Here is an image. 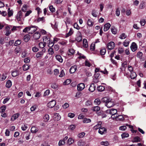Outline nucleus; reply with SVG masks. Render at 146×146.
Instances as JSON below:
<instances>
[{
  "label": "nucleus",
  "mask_w": 146,
  "mask_h": 146,
  "mask_svg": "<svg viewBox=\"0 0 146 146\" xmlns=\"http://www.w3.org/2000/svg\"><path fill=\"white\" fill-rule=\"evenodd\" d=\"M65 143V141H64L63 140H61L59 141L58 145L59 146L63 145H64Z\"/></svg>",
  "instance_id": "obj_62"
},
{
  "label": "nucleus",
  "mask_w": 146,
  "mask_h": 146,
  "mask_svg": "<svg viewBox=\"0 0 146 146\" xmlns=\"http://www.w3.org/2000/svg\"><path fill=\"white\" fill-rule=\"evenodd\" d=\"M83 46L85 48H87L88 46V41L86 39H84L83 40Z\"/></svg>",
  "instance_id": "obj_20"
},
{
  "label": "nucleus",
  "mask_w": 146,
  "mask_h": 146,
  "mask_svg": "<svg viewBox=\"0 0 146 146\" xmlns=\"http://www.w3.org/2000/svg\"><path fill=\"white\" fill-rule=\"evenodd\" d=\"M40 36V34L38 32H36L33 36V37L35 39H38Z\"/></svg>",
  "instance_id": "obj_16"
},
{
  "label": "nucleus",
  "mask_w": 146,
  "mask_h": 146,
  "mask_svg": "<svg viewBox=\"0 0 146 146\" xmlns=\"http://www.w3.org/2000/svg\"><path fill=\"white\" fill-rule=\"evenodd\" d=\"M96 86H95L94 84H92L90 86L89 88V90L92 92L94 91L96 88Z\"/></svg>",
  "instance_id": "obj_18"
},
{
  "label": "nucleus",
  "mask_w": 146,
  "mask_h": 146,
  "mask_svg": "<svg viewBox=\"0 0 146 146\" xmlns=\"http://www.w3.org/2000/svg\"><path fill=\"white\" fill-rule=\"evenodd\" d=\"M30 39V36L29 35H26L24 37V40L26 42H28Z\"/></svg>",
  "instance_id": "obj_25"
},
{
  "label": "nucleus",
  "mask_w": 146,
  "mask_h": 146,
  "mask_svg": "<svg viewBox=\"0 0 146 146\" xmlns=\"http://www.w3.org/2000/svg\"><path fill=\"white\" fill-rule=\"evenodd\" d=\"M94 23L92 22L91 20L88 19V20L87 24L88 26L91 27H92L94 25Z\"/></svg>",
  "instance_id": "obj_28"
},
{
  "label": "nucleus",
  "mask_w": 146,
  "mask_h": 146,
  "mask_svg": "<svg viewBox=\"0 0 146 146\" xmlns=\"http://www.w3.org/2000/svg\"><path fill=\"white\" fill-rule=\"evenodd\" d=\"M51 87L53 89H56L58 87V85L56 83H52L51 84Z\"/></svg>",
  "instance_id": "obj_57"
},
{
  "label": "nucleus",
  "mask_w": 146,
  "mask_h": 146,
  "mask_svg": "<svg viewBox=\"0 0 146 146\" xmlns=\"http://www.w3.org/2000/svg\"><path fill=\"white\" fill-rule=\"evenodd\" d=\"M44 52L45 51L43 50L38 52L36 54V56L37 58H42Z\"/></svg>",
  "instance_id": "obj_7"
},
{
  "label": "nucleus",
  "mask_w": 146,
  "mask_h": 146,
  "mask_svg": "<svg viewBox=\"0 0 146 146\" xmlns=\"http://www.w3.org/2000/svg\"><path fill=\"white\" fill-rule=\"evenodd\" d=\"M102 124V122L100 121L98 122V124L93 127V129L94 130H97L101 127V125Z\"/></svg>",
  "instance_id": "obj_12"
},
{
  "label": "nucleus",
  "mask_w": 146,
  "mask_h": 146,
  "mask_svg": "<svg viewBox=\"0 0 146 146\" xmlns=\"http://www.w3.org/2000/svg\"><path fill=\"white\" fill-rule=\"evenodd\" d=\"M21 43V41L20 40H17L15 42L14 45L15 46H17L20 44Z\"/></svg>",
  "instance_id": "obj_53"
},
{
  "label": "nucleus",
  "mask_w": 146,
  "mask_h": 146,
  "mask_svg": "<svg viewBox=\"0 0 146 146\" xmlns=\"http://www.w3.org/2000/svg\"><path fill=\"white\" fill-rule=\"evenodd\" d=\"M105 88L102 86H99L97 87L98 90L100 92H102L104 90Z\"/></svg>",
  "instance_id": "obj_37"
},
{
  "label": "nucleus",
  "mask_w": 146,
  "mask_h": 146,
  "mask_svg": "<svg viewBox=\"0 0 146 146\" xmlns=\"http://www.w3.org/2000/svg\"><path fill=\"white\" fill-rule=\"evenodd\" d=\"M38 131V129L35 126L32 127L31 129V131L33 133H35Z\"/></svg>",
  "instance_id": "obj_22"
},
{
  "label": "nucleus",
  "mask_w": 146,
  "mask_h": 146,
  "mask_svg": "<svg viewBox=\"0 0 146 146\" xmlns=\"http://www.w3.org/2000/svg\"><path fill=\"white\" fill-rule=\"evenodd\" d=\"M122 138L123 139L125 137H128L129 136V135L128 133H122L121 135Z\"/></svg>",
  "instance_id": "obj_44"
},
{
  "label": "nucleus",
  "mask_w": 146,
  "mask_h": 146,
  "mask_svg": "<svg viewBox=\"0 0 146 146\" xmlns=\"http://www.w3.org/2000/svg\"><path fill=\"white\" fill-rule=\"evenodd\" d=\"M37 106L36 105H34L33 106H32L30 108L31 110V111H35L37 108Z\"/></svg>",
  "instance_id": "obj_64"
},
{
  "label": "nucleus",
  "mask_w": 146,
  "mask_h": 146,
  "mask_svg": "<svg viewBox=\"0 0 146 146\" xmlns=\"http://www.w3.org/2000/svg\"><path fill=\"white\" fill-rule=\"evenodd\" d=\"M140 138L138 137H135L133 140V141L134 142H137L140 141Z\"/></svg>",
  "instance_id": "obj_56"
},
{
  "label": "nucleus",
  "mask_w": 146,
  "mask_h": 146,
  "mask_svg": "<svg viewBox=\"0 0 146 146\" xmlns=\"http://www.w3.org/2000/svg\"><path fill=\"white\" fill-rule=\"evenodd\" d=\"M36 30V28L35 26H30V31L29 32V34H32Z\"/></svg>",
  "instance_id": "obj_14"
},
{
  "label": "nucleus",
  "mask_w": 146,
  "mask_h": 146,
  "mask_svg": "<svg viewBox=\"0 0 146 146\" xmlns=\"http://www.w3.org/2000/svg\"><path fill=\"white\" fill-rule=\"evenodd\" d=\"M130 48L131 50L134 52L137 49V45L135 42H133L131 44Z\"/></svg>",
  "instance_id": "obj_5"
},
{
  "label": "nucleus",
  "mask_w": 146,
  "mask_h": 146,
  "mask_svg": "<svg viewBox=\"0 0 146 146\" xmlns=\"http://www.w3.org/2000/svg\"><path fill=\"white\" fill-rule=\"evenodd\" d=\"M85 134L84 132H82L78 134V137L81 138L83 137Z\"/></svg>",
  "instance_id": "obj_54"
},
{
  "label": "nucleus",
  "mask_w": 146,
  "mask_h": 146,
  "mask_svg": "<svg viewBox=\"0 0 146 146\" xmlns=\"http://www.w3.org/2000/svg\"><path fill=\"white\" fill-rule=\"evenodd\" d=\"M30 31V26H29L25 27L23 30V32L24 33H27L29 32Z\"/></svg>",
  "instance_id": "obj_36"
},
{
  "label": "nucleus",
  "mask_w": 146,
  "mask_h": 146,
  "mask_svg": "<svg viewBox=\"0 0 146 146\" xmlns=\"http://www.w3.org/2000/svg\"><path fill=\"white\" fill-rule=\"evenodd\" d=\"M55 58L57 60L60 62H62L63 59L61 57V56L59 55H56L55 56Z\"/></svg>",
  "instance_id": "obj_27"
},
{
  "label": "nucleus",
  "mask_w": 146,
  "mask_h": 146,
  "mask_svg": "<svg viewBox=\"0 0 146 146\" xmlns=\"http://www.w3.org/2000/svg\"><path fill=\"white\" fill-rule=\"evenodd\" d=\"M85 88V85L84 83H80L78 84L77 86L78 91H82Z\"/></svg>",
  "instance_id": "obj_9"
},
{
  "label": "nucleus",
  "mask_w": 146,
  "mask_h": 146,
  "mask_svg": "<svg viewBox=\"0 0 146 146\" xmlns=\"http://www.w3.org/2000/svg\"><path fill=\"white\" fill-rule=\"evenodd\" d=\"M20 115L19 113H16L14 114L11 117V121H14Z\"/></svg>",
  "instance_id": "obj_13"
},
{
  "label": "nucleus",
  "mask_w": 146,
  "mask_h": 146,
  "mask_svg": "<svg viewBox=\"0 0 146 146\" xmlns=\"http://www.w3.org/2000/svg\"><path fill=\"white\" fill-rule=\"evenodd\" d=\"M111 32L113 34H115L117 33V30L115 27H112L111 28Z\"/></svg>",
  "instance_id": "obj_47"
},
{
  "label": "nucleus",
  "mask_w": 146,
  "mask_h": 146,
  "mask_svg": "<svg viewBox=\"0 0 146 146\" xmlns=\"http://www.w3.org/2000/svg\"><path fill=\"white\" fill-rule=\"evenodd\" d=\"M97 12L95 10H93L92 12V15L94 17H96L97 16Z\"/></svg>",
  "instance_id": "obj_32"
},
{
  "label": "nucleus",
  "mask_w": 146,
  "mask_h": 146,
  "mask_svg": "<svg viewBox=\"0 0 146 146\" xmlns=\"http://www.w3.org/2000/svg\"><path fill=\"white\" fill-rule=\"evenodd\" d=\"M129 43V41L128 40L126 39L123 42V44L125 46L127 47L128 46Z\"/></svg>",
  "instance_id": "obj_30"
},
{
  "label": "nucleus",
  "mask_w": 146,
  "mask_h": 146,
  "mask_svg": "<svg viewBox=\"0 0 146 146\" xmlns=\"http://www.w3.org/2000/svg\"><path fill=\"white\" fill-rule=\"evenodd\" d=\"M137 75L136 73L135 72H132L131 73L130 75V77L131 79H134L136 77Z\"/></svg>",
  "instance_id": "obj_34"
},
{
  "label": "nucleus",
  "mask_w": 146,
  "mask_h": 146,
  "mask_svg": "<svg viewBox=\"0 0 146 146\" xmlns=\"http://www.w3.org/2000/svg\"><path fill=\"white\" fill-rule=\"evenodd\" d=\"M143 53L141 52H138L137 54V57L141 58L142 57Z\"/></svg>",
  "instance_id": "obj_59"
},
{
  "label": "nucleus",
  "mask_w": 146,
  "mask_h": 146,
  "mask_svg": "<svg viewBox=\"0 0 146 146\" xmlns=\"http://www.w3.org/2000/svg\"><path fill=\"white\" fill-rule=\"evenodd\" d=\"M106 50L105 48H102L100 50V53L102 55H104L106 53Z\"/></svg>",
  "instance_id": "obj_41"
},
{
  "label": "nucleus",
  "mask_w": 146,
  "mask_h": 146,
  "mask_svg": "<svg viewBox=\"0 0 146 146\" xmlns=\"http://www.w3.org/2000/svg\"><path fill=\"white\" fill-rule=\"evenodd\" d=\"M73 33V31H72V29H70L68 33L66 34V37H67L70 36Z\"/></svg>",
  "instance_id": "obj_38"
},
{
  "label": "nucleus",
  "mask_w": 146,
  "mask_h": 146,
  "mask_svg": "<svg viewBox=\"0 0 146 146\" xmlns=\"http://www.w3.org/2000/svg\"><path fill=\"white\" fill-rule=\"evenodd\" d=\"M44 121L45 122H47L49 119V116L48 115L46 114L44 117Z\"/></svg>",
  "instance_id": "obj_39"
},
{
  "label": "nucleus",
  "mask_w": 146,
  "mask_h": 146,
  "mask_svg": "<svg viewBox=\"0 0 146 146\" xmlns=\"http://www.w3.org/2000/svg\"><path fill=\"white\" fill-rule=\"evenodd\" d=\"M12 85V82L10 80H8L6 82V87L9 88Z\"/></svg>",
  "instance_id": "obj_26"
},
{
  "label": "nucleus",
  "mask_w": 146,
  "mask_h": 146,
  "mask_svg": "<svg viewBox=\"0 0 146 146\" xmlns=\"http://www.w3.org/2000/svg\"><path fill=\"white\" fill-rule=\"evenodd\" d=\"M6 106H1L0 108V112H3L6 109Z\"/></svg>",
  "instance_id": "obj_50"
},
{
  "label": "nucleus",
  "mask_w": 146,
  "mask_h": 146,
  "mask_svg": "<svg viewBox=\"0 0 146 146\" xmlns=\"http://www.w3.org/2000/svg\"><path fill=\"white\" fill-rule=\"evenodd\" d=\"M29 68V66L27 64H25L23 66V70L26 71L28 70Z\"/></svg>",
  "instance_id": "obj_52"
},
{
  "label": "nucleus",
  "mask_w": 146,
  "mask_h": 146,
  "mask_svg": "<svg viewBox=\"0 0 146 146\" xmlns=\"http://www.w3.org/2000/svg\"><path fill=\"white\" fill-rule=\"evenodd\" d=\"M49 9L52 13L54 12L55 11V8L52 5L49 6Z\"/></svg>",
  "instance_id": "obj_46"
},
{
  "label": "nucleus",
  "mask_w": 146,
  "mask_h": 146,
  "mask_svg": "<svg viewBox=\"0 0 146 146\" xmlns=\"http://www.w3.org/2000/svg\"><path fill=\"white\" fill-rule=\"evenodd\" d=\"M127 37V35L124 33H123L120 35L119 38L121 39H124Z\"/></svg>",
  "instance_id": "obj_49"
},
{
  "label": "nucleus",
  "mask_w": 146,
  "mask_h": 146,
  "mask_svg": "<svg viewBox=\"0 0 146 146\" xmlns=\"http://www.w3.org/2000/svg\"><path fill=\"white\" fill-rule=\"evenodd\" d=\"M69 52L70 53V54H68V55H73L75 53V51L74 49L72 48H70L69 50Z\"/></svg>",
  "instance_id": "obj_51"
},
{
  "label": "nucleus",
  "mask_w": 146,
  "mask_h": 146,
  "mask_svg": "<svg viewBox=\"0 0 146 146\" xmlns=\"http://www.w3.org/2000/svg\"><path fill=\"white\" fill-rule=\"evenodd\" d=\"M107 129L104 127H102L100 128L98 131V133L101 135L104 134L106 133Z\"/></svg>",
  "instance_id": "obj_6"
},
{
  "label": "nucleus",
  "mask_w": 146,
  "mask_h": 146,
  "mask_svg": "<svg viewBox=\"0 0 146 146\" xmlns=\"http://www.w3.org/2000/svg\"><path fill=\"white\" fill-rule=\"evenodd\" d=\"M56 104V101L53 100L49 102L47 104V106L48 108H52L54 107Z\"/></svg>",
  "instance_id": "obj_4"
},
{
  "label": "nucleus",
  "mask_w": 146,
  "mask_h": 146,
  "mask_svg": "<svg viewBox=\"0 0 146 146\" xmlns=\"http://www.w3.org/2000/svg\"><path fill=\"white\" fill-rule=\"evenodd\" d=\"M29 7V6L26 5L24 4L22 8V10L23 12H25L27 9Z\"/></svg>",
  "instance_id": "obj_33"
},
{
  "label": "nucleus",
  "mask_w": 146,
  "mask_h": 146,
  "mask_svg": "<svg viewBox=\"0 0 146 146\" xmlns=\"http://www.w3.org/2000/svg\"><path fill=\"white\" fill-rule=\"evenodd\" d=\"M100 107L98 106H94L92 108L91 110L94 111H98L100 110Z\"/></svg>",
  "instance_id": "obj_24"
},
{
  "label": "nucleus",
  "mask_w": 146,
  "mask_h": 146,
  "mask_svg": "<svg viewBox=\"0 0 146 146\" xmlns=\"http://www.w3.org/2000/svg\"><path fill=\"white\" fill-rule=\"evenodd\" d=\"M71 82V80L69 79L66 80L64 82L65 85H67L69 84Z\"/></svg>",
  "instance_id": "obj_61"
},
{
  "label": "nucleus",
  "mask_w": 146,
  "mask_h": 146,
  "mask_svg": "<svg viewBox=\"0 0 146 146\" xmlns=\"http://www.w3.org/2000/svg\"><path fill=\"white\" fill-rule=\"evenodd\" d=\"M18 72L17 71H16L13 72L12 73V75L13 76L15 77L18 75Z\"/></svg>",
  "instance_id": "obj_55"
},
{
  "label": "nucleus",
  "mask_w": 146,
  "mask_h": 146,
  "mask_svg": "<svg viewBox=\"0 0 146 146\" xmlns=\"http://www.w3.org/2000/svg\"><path fill=\"white\" fill-rule=\"evenodd\" d=\"M102 101L105 102V105L108 108H110L114 106V103L111 100L107 97H104L102 99Z\"/></svg>",
  "instance_id": "obj_1"
},
{
  "label": "nucleus",
  "mask_w": 146,
  "mask_h": 146,
  "mask_svg": "<svg viewBox=\"0 0 146 146\" xmlns=\"http://www.w3.org/2000/svg\"><path fill=\"white\" fill-rule=\"evenodd\" d=\"M8 13L9 17H10L13 15V12L12 10H11L10 8L8 9Z\"/></svg>",
  "instance_id": "obj_45"
},
{
  "label": "nucleus",
  "mask_w": 146,
  "mask_h": 146,
  "mask_svg": "<svg viewBox=\"0 0 146 146\" xmlns=\"http://www.w3.org/2000/svg\"><path fill=\"white\" fill-rule=\"evenodd\" d=\"M53 118L54 120L56 121L59 120L61 118L60 116L58 113H55L54 114L53 116Z\"/></svg>",
  "instance_id": "obj_10"
},
{
  "label": "nucleus",
  "mask_w": 146,
  "mask_h": 146,
  "mask_svg": "<svg viewBox=\"0 0 146 146\" xmlns=\"http://www.w3.org/2000/svg\"><path fill=\"white\" fill-rule=\"evenodd\" d=\"M126 129V127L124 125L122 126L119 127V130L122 131H124Z\"/></svg>",
  "instance_id": "obj_63"
},
{
  "label": "nucleus",
  "mask_w": 146,
  "mask_h": 146,
  "mask_svg": "<svg viewBox=\"0 0 146 146\" xmlns=\"http://www.w3.org/2000/svg\"><path fill=\"white\" fill-rule=\"evenodd\" d=\"M123 119V117L122 115H120L116 116L115 120L117 121H121Z\"/></svg>",
  "instance_id": "obj_19"
},
{
  "label": "nucleus",
  "mask_w": 146,
  "mask_h": 146,
  "mask_svg": "<svg viewBox=\"0 0 146 146\" xmlns=\"http://www.w3.org/2000/svg\"><path fill=\"white\" fill-rule=\"evenodd\" d=\"M117 112V110L114 109H112L110 110V114L113 115L116 114Z\"/></svg>",
  "instance_id": "obj_21"
},
{
  "label": "nucleus",
  "mask_w": 146,
  "mask_h": 146,
  "mask_svg": "<svg viewBox=\"0 0 146 146\" xmlns=\"http://www.w3.org/2000/svg\"><path fill=\"white\" fill-rule=\"evenodd\" d=\"M77 69L76 66L75 65L72 66L70 69V72L72 74L74 73Z\"/></svg>",
  "instance_id": "obj_17"
},
{
  "label": "nucleus",
  "mask_w": 146,
  "mask_h": 146,
  "mask_svg": "<svg viewBox=\"0 0 146 146\" xmlns=\"http://www.w3.org/2000/svg\"><path fill=\"white\" fill-rule=\"evenodd\" d=\"M74 142V140L72 138H69L67 141V143L69 145H70L73 143Z\"/></svg>",
  "instance_id": "obj_23"
},
{
  "label": "nucleus",
  "mask_w": 146,
  "mask_h": 146,
  "mask_svg": "<svg viewBox=\"0 0 146 146\" xmlns=\"http://www.w3.org/2000/svg\"><path fill=\"white\" fill-rule=\"evenodd\" d=\"M46 44L44 42H40L39 44V46L40 48H43L45 46Z\"/></svg>",
  "instance_id": "obj_48"
},
{
  "label": "nucleus",
  "mask_w": 146,
  "mask_h": 146,
  "mask_svg": "<svg viewBox=\"0 0 146 146\" xmlns=\"http://www.w3.org/2000/svg\"><path fill=\"white\" fill-rule=\"evenodd\" d=\"M92 102L90 100H88L85 103V105L87 106H91L92 105Z\"/></svg>",
  "instance_id": "obj_42"
},
{
  "label": "nucleus",
  "mask_w": 146,
  "mask_h": 146,
  "mask_svg": "<svg viewBox=\"0 0 146 146\" xmlns=\"http://www.w3.org/2000/svg\"><path fill=\"white\" fill-rule=\"evenodd\" d=\"M48 53L49 54L52 55L54 53L53 49L52 48L50 47L48 50Z\"/></svg>",
  "instance_id": "obj_43"
},
{
  "label": "nucleus",
  "mask_w": 146,
  "mask_h": 146,
  "mask_svg": "<svg viewBox=\"0 0 146 146\" xmlns=\"http://www.w3.org/2000/svg\"><path fill=\"white\" fill-rule=\"evenodd\" d=\"M43 40L44 42L46 44H48L50 42V37L49 36H45L43 37Z\"/></svg>",
  "instance_id": "obj_3"
},
{
  "label": "nucleus",
  "mask_w": 146,
  "mask_h": 146,
  "mask_svg": "<svg viewBox=\"0 0 146 146\" xmlns=\"http://www.w3.org/2000/svg\"><path fill=\"white\" fill-rule=\"evenodd\" d=\"M115 43L113 42H111L108 44V48L109 50L113 49L115 47Z\"/></svg>",
  "instance_id": "obj_8"
},
{
  "label": "nucleus",
  "mask_w": 146,
  "mask_h": 146,
  "mask_svg": "<svg viewBox=\"0 0 146 146\" xmlns=\"http://www.w3.org/2000/svg\"><path fill=\"white\" fill-rule=\"evenodd\" d=\"M76 40L78 42H80L82 40L81 34L79 31L77 32Z\"/></svg>",
  "instance_id": "obj_2"
},
{
  "label": "nucleus",
  "mask_w": 146,
  "mask_h": 146,
  "mask_svg": "<svg viewBox=\"0 0 146 146\" xmlns=\"http://www.w3.org/2000/svg\"><path fill=\"white\" fill-rule=\"evenodd\" d=\"M36 21L37 22L42 21V23H43L45 21V19L44 18V17H42L38 18Z\"/></svg>",
  "instance_id": "obj_29"
},
{
  "label": "nucleus",
  "mask_w": 146,
  "mask_h": 146,
  "mask_svg": "<svg viewBox=\"0 0 146 146\" xmlns=\"http://www.w3.org/2000/svg\"><path fill=\"white\" fill-rule=\"evenodd\" d=\"M94 103L97 105H99L100 104L101 102L99 99H96L95 100Z\"/></svg>",
  "instance_id": "obj_58"
},
{
  "label": "nucleus",
  "mask_w": 146,
  "mask_h": 146,
  "mask_svg": "<svg viewBox=\"0 0 146 146\" xmlns=\"http://www.w3.org/2000/svg\"><path fill=\"white\" fill-rule=\"evenodd\" d=\"M50 93V92L49 90H47L44 93V96H46L48 95Z\"/></svg>",
  "instance_id": "obj_60"
},
{
  "label": "nucleus",
  "mask_w": 146,
  "mask_h": 146,
  "mask_svg": "<svg viewBox=\"0 0 146 146\" xmlns=\"http://www.w3.org/2000/svg\"><path fill=\"white\" fill-rule=\"evenodd\" d=\"M145 3V2L144 1H142L140 3L139 6V8L142 9L144 8Z\"/></svg>",
  "instance_id": "obj_40"
},
{
  "label": "nucleus",
  "mask_w": 146,
  "mask_h": 146,
  "mask_svg": "<svg viewBox=\"0 0 146 146\" xmlns=\"http://www.w3.org/2000/svg\"><path fill=\"white\" fill-rule=\"evenodd\" d=\"M10 27H11V26H7L5 28L6 32L5 35L7 36H8L11 34V31L10 30Z\"/></svg>",
  "instance_id": "obj_11"
},
{
  "label": "nucleus",
  "mask_w": 146,
  "mask_h": 146,
  "mask_svg": "<svg viewBox=\"0 0 146 146\" xmlns=\"http://www.w3.org/2000/svg\"><path fill=\"white\" fill-rule=\"evenodd\" d=\"M111 26L110 24L109 23H106L104 25V31H107L110 28Z\"/></svg>",
  "instance_id": "obj_15"
},
{
  "label": "nucleus",
  "mask_w": 146,
  "mask_h": 146,
  "mask_svg": "<svg viewBox=\"0 0 146 146\" xmlns=\"http://www.w3.org/2000/svg\"><path fill=\"white\" fill-rule=\"evenodd\" d=\"M91 122V120L90 119L86 118H84L83 120V122L84 123H88Z\"/></svg>",
  "instance_id": "obj_35"
},
{
  "label": "nucleus",
  "mask_w": 146,
  "mask_h": 146,
  "mask_svg": "<svg viewBox=\"0 0 146 146\" xmlns=\"http://www.w3.org/2000/svg\"><path fill=\"white\" fill-rule=\"evenodd\" d=\"M77 144L79 146H84L85 145V143L82 140H80L78 142Z\"/></svg>",
  "instance_id": "obj_31"
}]
</instances>
